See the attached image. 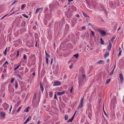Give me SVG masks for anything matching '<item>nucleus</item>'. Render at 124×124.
Listing matches in <instances>:
<instances>
[{
    "label": "nucleus",
    "instance_id": "nucleus-1",
    "mask_svg": "<svg viewBox=\"0 0 124 124\" xmlns=\"http://www.w3.org/2000/svg\"><path fill=\"white\" fill-rule=\"evenodd\" d=\"M84 99V98H82L81 100L80 104L79 106L78 109H79L80 108H81L83 106V101Z\"/></svg>",
    "mask_w": 124,
    "mask_h": 124
},
{
    "label": "nucleus",
    "instance_id": "nucleus-2",
    "mask_svg": "<svg viewBox=\"0 0 124 124\" xmlns=\"http://www.w3.org/2000/svg\"><path fill=\"white\" fill-rule=\"evenodd\" d=\"M98 31L102 35L104 36L106 35V32L102 30L101 29H99Z\"/></svg>",
    "mask_w": 124,
    "mask_h": 124
},
{
    "label": "nucleus",
    "instance_id": "nucleus-3",
    "mask_svg": "<svg viewBox=\"0 0 124 124\" xmlns=\"http://www.w3.org/2000/svg\"><path fill=\"white\" fill-rule=\"evenodd\" d=\"M61 84V83L59 81H54V84L53 85L54 86H59Z\"/></svg>",
    "mask_w": 124,
    "mask_h": 124
},
{
    "label": "nucleus",
    "instance_id": "nucleus-4",
    "mask_svg": "<svg viewBox=\"0 0 124 124\" xmlns=\"http://www.w3.org/2000/svg\"><path fill=\"white\" fill-rule=\"evenodd\" d=\"M112 46V44L111 43V42L110 41H109V45H108L107 48L108 49V50L110 51L111 49V47Z\"/></svg>",
    "mask_w": 124,
    "mask_h": 124
},
{
    "label": "nucleus",
    "instance_id": "nucleus-5",
    "mask_svg": "<svg viewBox=\"0 0 124 124\" xmlns=\"http://www.w3.org/2000/svg\"><path fill=\"white\" fill-rule=\"evenodd\" d=\"M46 54V63L47 65L48 64V58L50 57V56L48 54Z\"/></svg>",
    "mask_w": 124,
    "mask_h": 124
},
{
    "label": "nucleus",
    "instance_id": "nucleus-6",
    "mask_svg": "<svg viewBox=\"0 0 124 124\" xmlns=\"http://www.w3.org/2000/svg\"><path fill=\"white\" fill-rule=\"evenodd\" d=\"M119 77L120 79V80L121 82H123L124 79L123 78V76L122 74L121 73L119 74Z\"/></svg>",
    "mask_w": 124,
    "mask_h": 124
},
{
    "label": "nucleus",
    "instance_id": "nucleus-7",
    "mask_svg": "<svg viewBox=\"0 0 124 124\" xmlns=\"http://www.w3.org/2000/svg\"><path fill=\"white\" fill-rule=\"evenodd\" d=\"M52 15V14L51 13V11H50L49 14H48V15H47V17L49 18H51V16Z\"/></svg>",
    "mask_w": 124,
    "mask_h": 124
},
{
    "label": "nucleus",
    "instance_id": "nucleus-8",
    "mask_svg": "<svg viewBox=\"0 0 124 124\" xmlns=\"http://www.w3.org/2000/svg\"><path fill=\"white\" fill-rule=\"evenodd\" d=\"M6 115L5 113L4 112H1L0 113V115L3 118L5 117V116Z\"/></svg>",
    "mask_w": 124,
    "mask_h": 124
},
{
    "label": "nucleus",
    "instance_id": "nucleus-9",
    "mask_svg": "<svg viewBox=\"0 0 124 124\" xmlns=\"http://www.w3.org/2000/svg\"><path fill=\"white\" fill-rule=\"evenodd\" d=\"M82 78L83 81H85L86 80V76L85 74H82Z\"/></svg>",
    "mask_w": 124,
    "mask_h": 124
},
{
    "label": "nucleus",
    "instance_id": "nucleus-10",
    "mask_svg": "<svg viewBox=\"0 0 124 124\" xmlns=\"http://www.w3.org/2000/svg\"><path fill=\"white\" fill-rule=\"evenodd\" d=\"M9 91L12 92H13L14 91V89L13 87H9Z\"/></svg>",
    "mask_w": 124,
    "mask_h": 124
},
{
    "label": "nucleus",
    "instance_id": "nucleus-11",
    "mask_svg": "<svg viewBox=\"0 0 124 124\" xmlns=\"http://www.w3.org/2000/svg\"><path fill=\"white\" fill-rule=\"evenodd\" d=\"M65 92L62 91V92H58L57 93V95H63L64 93Z\"/></svg>",
    "mask_w": 124,
    "mask_h": 124
},
{
    "label": "nucleus",
    "instance_id": "nucleus-12",
    "mask_svg": "<svg viewBox=\"0 0 124 124\" xmlns=\"http://www.w3.org/2000/svg\"><path fill=\"white\" fill-rule=\"evenodd\" d=\"M109 55V53L108 52H106L104 55V57L105 58H106Z\"/></svg>",
    "mask_w": 124,
    "mask_h": 124
},
{
    "label": "nucleus",
    "instance_id": "nucleus-13",
    "mask_svg": "<svg viewBox=\"0 0 124 124\" xmlns=\"http://www.w3.org/2000/svg\"><path fill=\"white\" fill-rule=\"evenodd\" d=\"M74 117V116H72V117L71 119L68 120L67 121V123H69L70 122H71L73 120Z\"/></svg>",
    "mask_w": 124,
    "mask_h": 124
},
{
    "label": "nucleus",
    "instance_id": "nucleus-14",
    "mask_svg": "<svg viewBox=\"0 0 124 124\" xmlns=\"http://www.w3.org/2000/svg\"><path fill=\"white\" fill-rule=\"evenodd\" d=\"M26 30V29L25 28H21L20 29V31L21 32H23L25 31Z\"/></svg>",
    "mask_w": 124,
    "mask_h": 124
},
{
    "label": "nucleus",
    "instance_id": "nucleus-15",
    "mask_svg": "<svg viewBox=\"0 0 124 124\" xmlns=\"http://www.w3.org/2000/svg\"><path fill=\"white\" fill-rule=\"evenodd\" d=\"M16 76L18 78L22 79V76L20 74H16Z\"/></svg>",
    "mask_w": 124,
    "mask_h": 124
},
{
    "label": "nucleus",
    "instance_id": "nucleus-16",
    "mask_svg": "<svg viewBox=\"0 0 124 124\" xmlns=\"http://www.w3.org/2000/svg\"><path fill=\"white\" fill-rule=\"evenodd\" d=\"M83 14V15L86 17H89V16L87 15L83 11H82Z\"/></svg>",
    "mask_w": 124,
    "mask_h": 124
},
{
    "label": "nucleus",
    "instance_id": "nucleus-17",
    "mask_svg": "<svg viewBox=\"0 0 124 124\" xmlns=\"http://www.w3.org/2000/svg\"><path fill=\"white\" fill-rule=\"evenodd\" d=\"M104 63V62L103 60H100V61H98L97 62V63L98 64H101L102 63Z\"/></svg>",
    "mask_w": 124,
    "mask_h": 124
},
{
    "label": "nucleus",
    "instance_id": "nucleus-18",
    "mask_svg": "<svg viewBox=\"0 0 124 124\" xmlns=\"http://www.w3.org/2000/svg\"><path fill=\"white\" fill-rule=\"evenodd\" d=\"M40 89L43 92V91L44 88L43 87V86L42 85L41 83H40Z\"/></svg>",
    "mask_w": 124,
    "mask_h": 124
},
{
    "label": "nucleus",
    "instance_id": "nucleus-19",
    "mask_svg": "<svg viewBox=\"0 0 124 124\" xmlns=\"http://www.w3.org/2000/svg\"><path fill=\"white\" fill-rule=\"evenodd\" d=\"M43 8H37L36 9V13H37L39 12V11L41 9H42Z\"/></svg>",
    "mask_w": 124,
    "mask_h": 124
},
{
    "label": "nucleus",
    "instance_id": "nucleus-20",
    "mask_svg": "<svg viewBox=\"0 0 124 124\" xmlns=\"http://www.w3.org/2000/svg\"><path fill=\"white\" fill-rule=\"evenodd\" d=\"M115 67H116V64H115V66H114V68L110 72V75H109L110 76H111L113 74V71H114V70L115 68Z\"/></svg>",
    "mask_w": 124,
    "mask_h": 124
},
{
    "label": "nucleus",
    "instance_id": "nucleus-21",
    "mask_svg": "<svg viewBox=\"0 0 124 124\" xmlns=\"http://www.w3.org/2000/svg\"><path fill=\"white\" fill-rule=\"evenodd\" d=\"M29 107L26 108L24 110V111L26 112H29Z\"/></svg>",
    "mask_w": 124,
    "mask_h": 124
},
{
    "label": "nucleus",
    "instance_id": "nucleus-22",
    "mask_svg": "<svg viewBox=\"0 0 124 124\" xmlns=\"http://www.w3.org/2000/svg\"><path fill=\"white\" fill-rule=\"evenodd\" d=\"M25 22L24 21H23L21 24V26H24L25 25Z\"/></svg>",
    "mask_w": 124,
    "mask_h": 124
},
{
    "label": "nucleus",
    "instance_id": "nucleus-23",
    "mask_svg": "<svg viewBox=\"0 0 124 124\" xmlns=\"http://www.w3.org/2000/svg\"><path fill=\"white\" fill-rule=\"evenodd\" d=\"M64 118L65 120H66L68 119V116L67 115H66L64 116Z\"/></svg>",
    "mask_w": 124,
    "mask_h": 124
},
{
    "label": "nucleus",
    "instance_id": "nucleus-24",
    "mask_svg": "<svg viewBox=\"0 0 124 124\" xmlns=\"http://www.w3.org/2000/svg\"><path fill=\"white\" fill-rule=\"evenodd\" d=\"M49 96L50 98L52 97V92H49Z\"/></svg>",
    "mask_w": 124,
    "mask_h": 124
},
{
    "label": "nucleus",
    "instance_id": "nucleus-25",
    "mask_svg": "<svg viewBox=\"0 0 124 124\" xmlns=\"http://www.w3.org/2000/svg\"><path fill=\"white\" fill-rule=\"evenodd\" d=\"M73 56L75 57L76 58H77L78 57V53L74 55Z\"/></svg>",
    "mask_w": 124,
    "mask_h": 124
},
{
    "label": "nucleus",
    "instance_id": "nucleus-26",
    "mask_svg": "<svg viewBox=\"0 0 124 124\" xmlns=\"http://www.w3.org/2000/svg\"><path fill=\"white\" fill-rule=\"evenodd\" d=\"M111 79L110 78H109L107 80H106V84H108V83L110 81Z\"/></svg>",
    "mask_w": 124,
    "mask_h": 124
},
{
    "label": "nucleus",
    "instance_id": "nucleus-27",
    "mask_svg": "<svg viewBox=\"0 0 124 124\" xmlns=\"http://www.w3.org/2000/svg\"><path fill=\"white\" fill-rule=\"evenodd\" d=\"M100 40L101 41V43L102 44H104V41L102 39V38H101Z\"/></svg>",
    "mask_w": 124,
    "mask_h": 124
},
{
    "label": "nucleus",
    "instance_id": "nucleus-28",
    "mask_svg": "<svg viewBox=\"0 0 124 124\" xmlns=\"http://www.w3.org/2000/svg\"><path fill=\"white\" fill-rule=\"evenodd\" d=\"M26 6V4H24L22 5L21 7V9H23Z\"/></svg>",
    "mask_w": 124,
    "mask_h": 124
},
{
    "label": "nucleus",
    "instance_id": "nucleus-29",
    "mask_svg": "<svg viewBox=\"0 0 124 124\" xmlns=\"http://www.w3.org/2000/svg\"><path fill=\"white\" fill-rule=\"evenodd\" d=\"M103 111H104V112L105 115L106 116L108 117V115L105 112V111H104V106H103Z\"/></svg>",
    "mask_w": 124,
    "mask_h": 124
},
{
    "label": "nucleus",
    "instance_id": "nucleus-30",
    "mask_svg": "<svg viewBox=\"0 0 124 124\" xmlns=\"http://www.w3.org/2000/svg\"><path fill=\"white\" fill-rule=\"evenodd\" d=\"M7 47H6L5 51L3 52V54L4 55H6L7 54Z\"/></svg>",
    "mask_w": 124,
    "mask_h": 124
},
{
    "label": "nucleus",
    "instance_id": "nucleus-31",
    "mask_svg": "<svg viewBox=\"0 0 124 124\" xmlns=\"http://www.w3.org/2000/svg\"><path fill=\"white\" fill-rule=\"evenodd\" d=\"M8 63L7 61H6L4 63V64L2 66H4V67L5 65L6 64H7L8 65Z\"/></svg>",
    "mask_w": 124,
    "mask_h": 124
},
{
    "label": "nucleus",
    "instance_id": "nucleus-32",
    "mask_svg": "<svg viewBox=\"0 0 124 124\" xmlns=\"http://www.w3.org/2000/svg\"><path fill=\"white\" fill-rule=\"evenodd\" d=\"M22 15L24 17H26V18H28V16L25 14H23Z\"/></svg>",
    "mask_w": 124,
    "mask_h": 124
},
{
    "label": "nucleus",
    "instance_id": "nucleus-33",
    "mask_svg": "<svg viewBox=\"0 0 124 124\" xmlns=\"http://www.w3.org/2000/svg\"><path fill=\"white\" fill-rule=\"evenodd\" d=\"M91 34H92V36H93L95 34V33H94V31H91Z\"/></svg>",
    "mask_w": 124,
    "mask_h": 124
},
{
    "label": "nucleus",
    "instance_id": "nucleus-34",
    "mask_svg": "<svg viewBox=\"0 0 124 124\" xmlns=\"http://www.w3.org/2000/svg\"><path fill=\"white\" fill-rule=\"evenodd\" d=\"M15 88H17V87L18 85H17V82L16 81L15 82Z\"/></svg>",
    "mask_w": 124,
    "mask_h": 124
},
{
    "label": "nucleus",
    "instance_id": "nucleus-35",
    "mask_svg": "<svg viewBox=\"0 0 124 124\" xmlns=\"http://www.w3.org/2000/svg\"><path fill=\"white\" fill-rule=\"evenodd\" d=\"M23 58L25 60H26L27 59L26 58V56L25 54H23Z\"/></svg>",
    "mask_w": 124,
    "mask_h": 124
},
{
    "label": "nucleus",
    "instance_id": "nucleus-36",
    "mask_svg": "<svg viewBox=\"0 0 124 124\" xmlns=\"http://www.w3.org/2000/svg\"><path fill=\"white\" fill-rule=\"evenodd\" d=\"M31 117L30 116H29L27 118L26 120L28 122L30 119H31Z\"/></svg>",
    "mask_w": 124,
    "mask_h": 124
},
{
    "label": "nucleus",
    "instance_id": "nucleus-37",
    "mask_svg": "<svg viewBox=\"0 0 124 124\" xmlns=\"http://www.w3.org/2000/svg\"><path fill=\"white\" fill-rule=\"evenodd\" d=\"M116 36H113L112 38V39H111V41H112V42L113 41V40H114Z\"/></svg>",
    "mask_w": 124,
    "mask_h": 124
},
{
    "label": "nucleus",
    "instance_id": "nucleus-38",
    "mask_svg": "<svg viewBox=\"0 0 124 124\" xmlns=\"http://www.w3.org/2000/svg\"><path fill=\"white\" fill-rule=\"evenodd\" d=\"M36 97V94H34V95L33 96V100H35V99Z\"/></svg>",
    "mask_w": 124,
    "mask_h": 124
},
{
    "label": "nucleus",
    "instance_id": "nucleus-39",
    "mask_svg": "<svg viewBox=\"0 0 124 124\" xmlns=\"http://www.w3.org/2000/svg\"><path fill=\"white\" fill-rule=\"evenodd\" d=\"M8 15V14H7L4 16H3L2 17L1 19L0 20H2L6 16H7Z\"/></svg>",
    "mask_w": 124,
    "mask_h": 124
},
{
    "label": "nucleus",
    "instance_id": "nucleus-40",
    "mask_svg": "<svg viewBox=\"0 0 124 124\" xmlns=\"http://www.w3.org/2000/svg\"><path fill=\"white\" fill-rule=\"evenodd\" d=\"M19 51L18 50L17 51V54L16 55V57H17L18 56V55H19Z\"/></svg>",
    "mask_w": 124,
    "mask_h": 124
},
{
    "label": "nucleus",
    "instance_id": "nucleus-41",
    "mask_svg": "<svg viewBox=\"0 0 124 124\" xmlns=\"http://www.w3.org/2000/svg\"><path fill=\"white\" fill-rule=\"evenodd\" d=\"M85 50L87 52H88L89 51L88 49L86 47L85 48Z\"/></svg>",
    "mask_w": 124,
    "mask_h": 124
},
{
    "label": "nucleus",
    "instance_id": "nucleus-42",
    "mask_svg": "<svg viewBox=\"0 0 124 124\" xmlns=\"http://www.w3.org/2000/svg\"><path fill=\"white\" fill-rule=\"evenodd\" d=\"M73 20H74L75 22H76V20H77V19L75 17H74L73 18Z\"/></svg>",
    "mask_w": 124,
    "mask_h": 124
},
{
    "label": "nucleus",
    "instance_id": "nucleus-43",
    "mask_svg": "<svg viewBox=\"0 0 124 124\" xmlns=\"http://www.w3.org/2000/svg\"><path fill=\"white\" fill-rule=\"evenodd\" d=\"M14 79L13 78H12L11 79V83H12L14 81Z\"/></svg>",
    "mask_w": 124,
    "mask_h": 124
},
{
    "label": "nucleus",
    "instance_id": "nucleus-44",
    "mask_svg": "<svg viewBox=\"0 0 124 124\" xmlns=\"http://www.w3.org/2000/svg\"><path fill=\"white\" fill-rule=\"evenodd\" d=\"M122 53L121 50L119 52V54H118V56H120L121 55Z\"/></svg>",
    "mask_w": 124,
    "mask_h": 124
},
{
    "label": "nucleus",
    "instance_id": "nucleus-45",
    "mask_svg": "<svg viewBox=\"0 0 124 124\" xmlns=\"http://www.w3.org/2000/svg\"><path fill=\"white\" fill-rule=\"evenodd\" d=\"M54 99H57V97L56 96V94H54Z\"/></svg>",
    "mask_w": 124,
    "mask_h": 124
},
{
    "label": "nucleus",
    "instance_id": "nucleus-46",
    "mask_svg": "<svg viewBox=\"0 0 124 124\" xmlns=\"http://www.w3.org/2000/svg\"><path fill=\"white\" fill-rule=\"evenodd\" d=\"M104 9V8L103 7H101L100 8V10H103Z\"/></svg>",
    "mask_w": 124,
    "mask_h": 124
},
{
    "label": "nucleus",
    "instance_id": "nucleus-47",
    "mask_svg": "<svg viewBox=\"0 0 124 124\" xmlns=\"http://www.w3.org/2000/svg\"><path fill=\"white\" fill-rule=\"evenodd\" d=\"M82 30H84L85 29V26H83L82 27Z\"/></svg>",
    "mask_w": 124,
    "mask_h": 124
},
{
    "label": "nucleus",
    "instance_id": "nucleus-48",
    "mask_svg": "<svg viewBox=\"0 0 124 124\" xmlns=\"http://www.w3.org/2000/svg\"><path fill=\"white\" fill-rule=\"evenodd\" d=\"M6 69H4V70H3V73H5V72H6Z\"/></svg>",
    "mask_w": 124,
    "mask_h": 124
},
{
    "label": "nucleus",
    "instance_id": "nucleus-49",
    "mask_svg": "<svg viewBox=\"0 0 124 124\" xmlns=\"http://www.w3.org/2000/svg\"><path fill=\"white\" fill-rule=\"evenodd\" d=\"M21 63H20V64L16 67L17 69L19 68V66H20V64H21Z\"/></svg>",
    "mask_w": 124,
    "mask_h": 124
},
{
    "label": "nucleus",
    "instance_id": "nucleus-50",
    "mask_svg": "<svg viewBox=\"0 0 124 124\" xmlns=\"http://www.w3.org/2000/svg\"><path fill=\"white\" fill-rule=\"evenodd\" d=\"M75 16H76L78 18H79L80 16L78 14H77Z\"/></svg>",
    "mask_w": 124,
    "mask_h": 124
},
{
    "label": "nucleus",
    "instance_id": "nucleus-51",
    "mask_svg": "<svg viewBox=\"0 0 124 124\" xmlns=\"http://www.w3.org/2000/svg\"><path fill=\"white\" fill-rule=\"evenodd\" d=\"M21 107H19L18 109L17 110V112H18L21 109Z\"/></svg>",
    "mask_w": 124,
    "mask_h": 124
},
{
    "label": "nucleus",
    "instance_id": "nucleus-52",
    "mask_svg": "<svg viewBox=\"0 0 124 124\" xmlns=\"http://www.w3.org/2000/svg\"><path fill=\"white\" fill-rule=\"evenodd\" d=\"M28 122L26 120L23 123V124H26Z\"/></svg>",
    "mask_w": 124,
    "mask_h": 124
},
{
    "label": "nucleus",
    "instance_id": "nucleus-53",
    "mask_svg": "<svg viewBox=\"0 0 124 124\" xmlns=\"http://www.w3.org/2000/svg\"><path fill=\"white\" fill-rule=\"evenodd\" d=\"M72 88H73V87H72L70 89V93H72Z\"/></svg>",
    "mask_w": 124,
    "mask_h": 124
},
{
    "label": "nucleus",
    "instance_id": "nucleus-54",
    "mask_svg": "<svg viewBox=\"0 0 124 124\" xmlns=\"http://www.w3.org/2000/svg\"><path fill=\"white\" fill-rule=\"evenodd\" d=\"M53 58H52V59H51V63H50V64L51 65L52 64V62H53Z\"/></svg>",
    "mask_w": 124,
    "mask_h": 124
},
{
    "label": "nucleus",
    "instance_id": "nucleus-55",
    "mask_svg": "<svg viewBox=\"0 0 124 124\" xmlns=\"http://www.w3.org/2000/svg\"><path fill=\"white\" fill-rule=\"evenodd\" d=\"M40 122V121H38L37 122V123L36 124H39Z\"/></svg>",
    "mask_w": 124,
    "mask_h": 124
},
{
    "label": "nucleus",
    "instance_id": "nucleus-56",
    "mask_svg": "<svg viewBox=\"0 0 124 124\" xmlns=\"http://www.w3.org/2000/svg\"><path fill=\"white\" fill-rule=\"evenodd\" d=\"M107 62H109V59H107Z\"/></svg>",
    "mask_w": 124,
    "mask_h": 124
},
{
    "label": "nucleus",
    "instance_id": "nucleus-57",
    "mask_svg": "<svg viewBox=\"0 0 124 124\" xmlns=\"http://www.w3.org/2000/svg\"><path fill=\"white\" fill-rule=\"evenodd\" d=\"M88 25H89L91 26H92V27H93V25L91 23H89L88 24Z\"/></svg>",
    "mask_w": 124,
    "mask_h": 124
},
{
    "label": "nucleus",
    "instance_id": "nucleus-58",
    "mask_svg": "<svg viewBox=\"0 0 124 124\" xmlns=\"http://www.w3.org/2000/svg\"><path fill=\"white\" fill-rule=\"evenodd\" d=\"M5 105H6V106L7 107H8L9 106V105H8L7 104H5Z\"/></svg>",
    "mask_w": 124,
    "mask_h": 124
},
{
    "label": "nucleus",
    "instance_id": "nucleus-59",
    "mask_svg": "<svg viewBox=\"0 0 124 124\" xmlns=\"http://www.w3.org/2000/svg\"><path fill=\"white\" fill-rule=\"evenodd\" d=\"M32 75H33L34 76H35V72H33V73H32Z\"/></svg>",
    "mask_w": 124,
    "mask_h": 124
},
{
    "label": "nucleus",
    "instance_id": "nucleus-60",
    "mask_svg": "<svg viewBox=\"0 0 124 124\" xmlns=\"http://www.w3.org/2000/svg\"><path fill=\"white\" fill-rule=\"evenodd\" d=\"M68 0L69 2H70L73 1V0Z\"/></svg>",
    "mask_w": 124,
    "mask_h": 124
},
{
    "label": "nucleus",
    "instance_id": "nucleus-61",
    "mask_svg": "<svg viewBox=\"0 0 124 124\" xmlns=\"http://www.w3.org/2000/svg\"><path fill=\"white\" fill-rule=\"evenodd\" d=\"M21 103V102H20L19 101L17 103V104H20Z\"/></svg>",
    "mask_w": 124,
    "mask_h": 124
},
{
    "label": "nucleus",
    "instance_id": "nucleus-62",
    "mask_svg": "<svg viewBox=\"0 0 124 124\" xmlns=\"http://www.w3.org/2000/svg\"><path fill=\"white\" fill-rule=\"evenodd\" d=\"M37 42H36V44L35 45V46L36 47H37Z\"/></svg>",
    "mask_w": 124,
    "mask_h": 124
},
{
    "label": "nucleus",
    "instance_id": "nucleus-63",
    "mask_svg": "<svg viewBox=\"0 0 124 124\" xmlns=\"http://www.w3.org/2000/svg\"><path fill=\"white\" fill-rule=\"evenodd\" d=\"M15 3V2L14 1L13 3H12L11 5H13Z\"/></svg>",
    "mask_w": 124,
    "mask_h": 124
},
{
    "label": "nucleus",
    "instance_id": "nucleus-64",
    "mask_svg": "<svg viewBox=\"0 0 124 124\" xmlns=\"http://www.w3.org/2000/svg\"><path fill=\"white\" fill-rule=\"evenodd\" d=\"M17 69L16 68H16L14 69V70H16Z\"/></svg>",
    "mask_w": 124,
    "mask_h": 124
}]
</instances>
